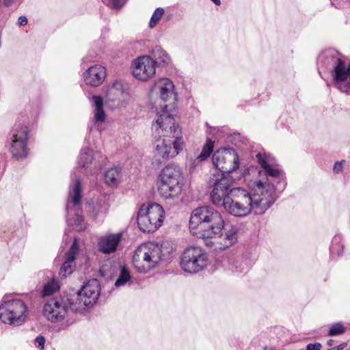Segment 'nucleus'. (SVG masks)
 I'll return each instance as SVG.
<instances>
[{"mask_svg": "<svg viewBox=\"0 0 350 350\" xmlns=\"http://www.w3.org/2000/svg\"><path fill=\"white\" fill-rule=\"evenodd\" d=\"M131 69L135 78L145 81L154 75L156 61L148 55L140 56L133 61Z\"/></svg>", "mask_w": 350, "mask_h": 350, "instance_id": "obj_16", "label": "nucleus"}, {"mask_svg": "<svg viewBox=\"0 0 350 350\" xmlns=\"http://www.w3.org/2000/svg\"><path fill=\"white\" fill-rule=\"evenodd\" d=\"M35 345L36 347L40 349L44 350V344H45V338L44 336L40 335L37 336L35 339Z\"/></svg>", "mask_w": 350, "mask_h": 350, "instance_id": "obj_33", "label": "nucleus"}, {"mask_svg": "<svg viewBox=\"0 0 350 350\" xmlns=\"http://www.w3.org/2000/svg\"><path fill=\"white\" fill-rule=\"evenodd\" d=\"M164 218L163 207L157 203L143 204L137 213V224L143 232H153L162 224Z\"/></svg>", "mask_w": 350, "mask_h": 350, "instance_id": "obj_8", "label": "nucleus"}, {"mask_svg": "<svg viewBox=\"0 0 350 350\" xmlns=\"http://www.w3.org/2000/svg\"><path fill=\"white\" fill-rule=\"evenodd\" d=\"M14 0H4L3 3L5 6L8 7L13 3Z\"/></svg>", "mask_w": 350, "mask_h": 350, "instance_id": "obj_39", "label": "nucleus"}, {"mask_svg": "<svg viewBox=\"0 0 350 350\" xmlns=\"http://www.w3.org/2000/svg\"><path fill=\"white\" fill-rule=\"evenodd\" d=\"M346 346V344L345 343H343V344H341L337 347H336L337 349H338V350H343V349L345 348V347Z\"/></svg>", "mask_w": 350, "mask_h": 350, "instance_id": "obj_40", "label": "nucleus"}, {"mask_svg": "<svg viewBox=\"0 0 350 350\" xmlns=\"http://www.w3.org/2000/svg\"><path fill=\"white\" fill-rule=\"evenodd\" d=\"M330 252L332 256H340L343 252V245L340 236H335L332 241Z\"/></svg>", "mask_w": 350, "mask_h": 350, "instance_id": "obj_29", "label": "nucleus"}, {"mask_svg": "<svg viewBox=\"0 0 350 350\" xmlns=\"http://www.w3.org/2000/svg\"><path fill=\"white\" fill-rule=\"evenodd\" d=\"M59 289L58 282L53 278L51 280L46 282L43 287L42 291V297H46L52 295L53 293L57 292Z\"/></svg>", "mask_w": 350, "mask_h": 350, "instance_id": "obj_28", "label": "nucleus"}, {"mask_svg": "<svg viewBox=\"0 0 350 350\" xmlns=\"http://www.w3.org/2000/svg\"><path fill=\"white\" fill-rule=\"evenodd\" d=\"M86 85L92 87L100 85L106 77L105 68L100 64L90 67L83 74Z\"/></svg>", "mask_w": 350, "mask_h": 350, "instance_id": "obj_18", "label": "nucleus"}, {"mask_svg": "<svg viewBox=\"0 0 350 350\" xmlns=\"http://www.w3.org/2000/svg\"><path fill=\"white\" fill-rule=\"evenodd\" d=\"M27 306L20 299H7L4 297L0 305V320L12 326L21 325L26 319Z\"/></svg>", "mask_w": 350, "mask_h": 350, "instance_id": "obj_7", "label": "nucleus"}, {"mask_svg": "<svg viewBox=\"0 0 350 350\" xmlns=\"http://www.w3.org/2000/svg\"><path fill=\"white\" fill-rule=\"evenodd\" d=\"M131 278L129 271L125 266H122L120 270V275L115 282V286L120 287L126 284Z\"/></svg>", "mask_w": 350, "mask_h": 350, "instance_id": "obj_30", "label": "nucleus"}, {"mask_svg": "<svg viewBox=\"0 0 350 350\" xmlns=\"http://www.w3.org/2000/svg\"><path fill=\"white\" fill-rule=\"evenodd\" d=\"M164 12L165 10L162 8H158L154 10L149 22V27L150 28H153L157 25Z\"/></svg>", "mask_w": 350, "mask_h": 350, "instance_id": "obj_31", "label": "nucleus"}, {"mask_svg": "<svg viewBox=\"0 0 350 350\" xmlns=\"http://www.w3.org/2000/svg\"><path fill=\"white\" fill-rule=\"evenodd\" d=\"M152 55L159 64L168 65L171 62L170 55L159 46L152 49Z\"/></svg>", "mask_w": 350, "mask_h": 350, "instance_id": "obj_26", "label": "nucleus"}, {"mask_svg": "<svg viewBox=\"0 0 350 350\" xmlns=\"http://www.w3.org/2000/svg\"><path fill=\"white\" fill-rule=\"evenodd\" d=\"M347 1L348 0H332V4L334 7L339 8H342Z\"/></svg>", "mask_w": 350, "mask_h": 350, "instance_id": "obj_37", "label": "nucleus"}, {"mask_svg": "<svg viewBox=\"0 0 350 350\" xmlns=\"http://www.w3.org/2000/svg\"><path fill=\"white\" fill-rule=\"evenodd\" d=\"M158 191L165 199H176L182 193L184 177L180 167L167 165L161 170L158 176Z\"/></svg>", "mask_w": 350, "mask_h": 350, "instance_id": "obj_4", "label": "nucleus"}, {"mask_svg": "<svg viewBox=\"0 0 350 350\" xmlns=\"http://www.w3.org/2000/svg\"><path fill=\"white\" fill-rule=\"evenodd\" d=\"M107 5L114 9H120L123 5L124 3L122 2L121 0H107Z\"/></svg>", "mask_w": 350, "mask_h": 350, "instance_id": "obj_34", "label": "nucleus"}, {"mask_svg": "<svg viewBox=\"0 0 350 350\" xmlns=\"http://www.w3.org/2000/svg\"><path fill=\"white\" fill-rule=\"evenodd\" d=\"M151 98H155L157 101L171 102L176 99V95L174 92V85L173 82L167 78H161L157 80L152 85L150 91Z\"/></svg>", "mask_w": 350, "mask_h": 350, "instance_id": "obj_17", "label": "nucleus"}, {"mask_svg": "<svg viewBox=\"0 0 350 350\" xmlns=\"http://www.w3.org/2000/svg\"><path fill=\"white\" fill-rule=\"evenodd\" d=\"M331 350H338V349H337L336 347H333L332 349H330Z\"/></svg>", "mask_w": 350, "mask_h": 350, "instance_id": "obj_43", "label": "nucleus"}, {"mask_svg": "<svg viewBox=\"0 0 350 350\" xmlns=\"http://www.w3.org/2000/svg\"><path fill=\"white\" fill-rule=\"evenodd\" d=\"M70 311L74 312L68 304V299L64 301L58 298H52L43 307L44 317L53 323L62 321Z\"/></svg>", "mask_w": 350, "mask_h": 350, "instance_id": "obj_15", "label": "nucleus"}, {"mask_svg": "<svg viewBox=\"0 0 350 350\" xmlns=\"http://www.w3.org/2000/svg\"><path fill=\"white\" fill-rule=\"evenodd\" d=\"M212 2H213L216 5H221V1L220 0H211Z\"/></svg>", "mask_w": 350, "mask_h": 350, "instance_id": "obj_41", "label": "nucleus"}, {"mask_svg": "<svg viewBox=\"0 0 350 350\" xmlns=\"http://www.w3.org/2000/svg\"><path fill=\"white\" fill-rule=\"evenodd\" d=\"M206 262V254L200 247H189L182 254L180 267L185 272L195 273L202 271Z\"/></svg>", "mask_w": 350, "mask_h": 350, "instance_id": "obj_11", "label": "nucleus"}, {"mask_svg": "<svg viewBox=\"0 0 350 350\" xmlns=\"http://www.w3.org/2000/svg\"><path fill=\"white\" fill-rule=\"evenodd\" d=\"M317 63L327 69H332V75L334 87L344 93L350 94V62L346 66L337 51L327 49L319 55Z\"/></svg>", "mask_w": 350, "mask_h": 350, "instance_id": "obj_3", "label": "nucleus"}, {"mask_svg": "<svg viewBox=\"0 0 350 350\" xmlns=\"http://www.w3.org/2000/svg\"><path fill=\"white\" fill-rule=\"evenodd\" d=\"M175 135L168 137H161L156 142L154 151V158L157 163H161L164 161L177 155L183 148V140L181 131H174Z\"/></svg>", "mask_w": 350, "mask_h": 350, "instance_id": "obj_9", "label": "nucleus"}, {"mask_svg": "<svg viewBox=\"0 0 350 350\" xmlns=\"http://www.w3.org/2000/svg\"><path fill=\"white\" fill-rule=\"evenodd\" d=\"M162 255L161 245L153 242L145 243L135 250L133 263L139 272L147 273L157 266Z\"/></svg>", "mask_w": 350, "mask_h": 350, "instance_id": "obj_5", "label": "nucleus"}, {"mask_svg": "<svg viewBox=\"0 0 350 350\" xmlns=\"http://www.w3.org/2000/svg\"><path fill=\"white\" fill-rule=\"evenodd\" d=\"M256 157L263 171L259 172L258 179L248 183L251 192L241 187L230 189L232 178L223 174L214 180L210 194L213 204L224 207L235 217H244L250 213L262 215L273 204L276 200L275 182L282 179V172L278 165L270 163L265 155L258 153Z\"/></svg>", "mask_w": 350, "mask_h": 350, "instance_id": "obj_1", "label": "nucleus"}, {"mask_svg": "<svg viewBox=\"0 0 350 350\" xmlns=\"http://www.w3.org/2000/svg\"><path fill=\"white\" fill-rule=\"evenodd\" d=\"M29 129L27 125L16 126L12 131L9 150L16 159H25L28 155Z\"/></svg>", "mask_w": 350, "mask_h": 350, "instance_id": "obj_14", "label": "nucleus"}, {"mask_svg": "<svg viewBox=\"0 0 350 350\" xmlns=\"http://www.w3.org/2000/svg\"><path fill=\"white\" fill-rule=\"evenodd\" d=\"M79 253V245L77 239H75L69 250L66 253V260L59 270V275L62 278H66L70 275L75 267L76 256Z\"/></svg>", "mask_w": 350, "mask_h": 350, "instance_id": "obj_19", "label": "nucleus"}, {"mask_svg": "<svg viewBox=\"0 0 350 350\" xmlns=\"http://www.w3.org/2000/svg\"><path fill=\"white\" fill-rule=\"evenodd\" d=\"M94 110V121L96 124L103 122L106 115L103 109V100L100 96H92Z\"/></svg>", "mask_w": 350, "mask_h": 350, "instance_id": "obj_23", "label": "nucleus"}, {"mask_svg": "<svg viewBox=\"0 0 350 350\" xmlns=\"http://www.w3.org/2000/svg\"><path fill=\"white\" fill-rule=\"evenodd\" d=\"M121 178L122 172L120 167H111L104 174L105 182L110 187L117 186L120 183Z\"/></svg>", "mask_w": 350, "mask_h": 350, "instance_id": "obj_24", "label": "nucleus"}, {"mask_svg": "<svg viewBox=\"0 0 350 350\" xmlns=\"http://www.w3.org/2000/svg\"><path fill=\"white\" fill-rule=\"evenodd\" d=\"M127 94L126 88L120 81H114L107 90V96L111 100L124 99Z\"/></svg>", "mask_w": 350, "mask_h": 350, "instance_id": "obj_22", "label": "nucleus"}, {"mask_svg": "<svg viewBox=\"0 0 350 350\" xmlns=\"http://www.w3.org/2000/svg\"><path fill=\"white\" fill-rule=\"evenodd\" d=\"M93 159V150L89 148H83L80 151L77 163L80 167H88Z\"/></svg>", "mask_w": 350, "mask_h": 350, "instance_id": "obj_25", "label": "nucleus"}, {"mask_svg": "<svg viewBox=\"0 0 350 350\" xmlns=\"http://www.w3.org/2000/svg\"><path fill=\"white\" fill-rule=\"evenodd\" d=\"M100 293V282L97 279L89 280L81 290L69 297L68 302L75 313H81L88 306H93Z\"/></svg>", "mask_w": 350, "mask_h": 350, "instance_id": "obj_6", "label": "nucleus"}, {"mask_svg": "<svg viewBox=\"0 0 350 350\" xmlns=\"http://www.w3.org/2000/svg\"><path fill=\"white\" fill-rule=\"evenodd\" d=\"M230 269L238 274L247 272L250 265L247 259L243 256H233L228 260Z\"/></svg>", "mask_w": 350, "mask_h": 350, "instance_id": "obj_21", "label": "nucleus"}, {"mask_svg": "<svg viewBox=\"0 0 350 350\" xmlns=\"http://www.w3.org/2000/svg\"><path fill=\"white\" fill-rule=\"evenodd\" d=\"M345 161H344V160H342L341 161L336 162L334 165V167H333L334 172L336 174H339V173L342 172V168H343V165L345 164Z\"/></svg>", "mask_w": 350, "mask_h": 350, "instance_id": "obj_35", "label": "nucleus"}, {"mask_svg": "<svg viewBox=\"0 0 350 350\" xmlns=\"http://www.w3.org/2000/svg\"><path fill=\"white\" fill-rule=\"evenodd\" d=\"M345 328L341 323H335L331 325L328 335L329 336H336L342 334L345 332Z\"/></svg>", "mask_w": 350, "mask_h": 350, "instance_id": "obj_32", "label": "nucleus"}, {"mask_svg": "<svg viewBox=\"0 0 350 350\" xmlns=\"http://www.w3.org/2000/svg\"><path fill=\"white\" fill-rule=\"evenodd\" d=\"M155 107L158 118L152 125V135L155 138L168 137L175 135L174 131H180L167 110V104H161V111H158L157 106Z\"/></svg>", "mask_w": 350, "mask_h": 350, "instance_id": "obj_10", "label": "nucleus"}, {"mask_svg": "<svg viewBox=\"0 0 350 350\" xmlns=\"http://www.w3.org/2000/svg\"><path fill=\"white\" fill-rule=\"evenodd\" d=\"M28 20L27 18L25 16H21L18 18V25L19 26H24L27 24Z\"/></svg>", "mask_w": 350, "mask_h": 350, "instance_id": "obj_38", "label": "nucleus"}, {"mask_svg": "<svg viewBox=\"0 0 350 350\" xmlns=\"http://www.w3.org/2000/svg\"><path fill=\"white\" fill-rule=\"evenodd\" d=\"M322 345L320 342L310 343L306 346V350H321Z\"/></svg>", "mask_w": 350, "mask_h": 350, "instance_id": "obj_36", "label": "nucleus"}, {"mask_svg": "<svg viewBox=\"0 0 350 350\" xmlns=\"http://www.w3.org/2000/svg\"><path fill=\"white\" fill-rule=\"evenodd\" d=\"M224 234V247L232 245L237 241V229L232 224H226L221 213L214 208L204 206L195 208L190 216L189 230L193 236L204 239L208 247L213 245L209 239L220 237Z\"/></svg>", "mask_w": 350, "mask_h": 350, "instance_id": "obj_2", "label": "nucleus"}, {"mask_svg": "<svg viewBox=\"0 0 350 350\" xmlns=\"http://www.w3.org/2000/svg\"><path fill=\"white\" fill-rule=\"evenodd\" d=\"M214 147V142L210 139H208L206 141L205 144L204 145L202 150L200 154L197 157V160L199 162L205 161L210 156L213 150Z\"/></svg>", "mask_w": 350, "mask_h": 350, "instance_id": "obj_27", "label": "nucleus"}, {"mask_svg": "<svg viewBox=\"0 0 350 350\" xmlns=\"http://www.w3.org/2000/svg\"><path fill=\"white\" fill-rule=\"evenodd\" d=\"M81 184L80 180L77 178L72 181L70 185L69 196L66 204L67 223L69 225L74 226L77 230H83L85 228V224L83 222V217L80 214L79 210H75V218L74 224H72L69 218L72 213V209L70 206V204H72L73 206L79 205L81 202Z\"/></svg>", "mask_w": 350, "mask_h": 350, "instance_id": "obj_13", "label": "nucleus"}, {"mask_svg": "<svg viewBox=\"0 0 350 350\" xmlns=\"http://www.w3.org/2000/svg\"><path fill=\"white\" fill-rule=\"evenodd\" d=\"M213 164L224 176H230L239 166V156L233 148H224L215 152L212 157Z\"/></svg>", "mask_w": 350, "mask_h": 350, "instance_id": "obj_12", "label": "nucleus"}, {"mask_svg": "<svg viewBox=\"0 0 350 350\" xmlns=\"http://www.w3.org/2000/svg\"><path fill=\"white\" fill-rule=\"evenodd\" d=\"M122 233L109 234L100 238L98 249L103 254H111L116 252L122 239Z\"/></svg>", "mask_w": 350, "mask_h": 350, "instance_id": "obj_20", "label": "nucleus"}, {"mask_svg": "<svg viewBox=\"0 0 350 350\" xmlns=\"http://www.w3.org/2000/svg\"><path fill=\"white\" fill-rule=\"evenodd\" d=\"M333 343H334V340H329L327 341V345H328V346H330V347H331V346H332V345H333Z\"/></svg>", "mask_w": 350, "mask_h": 350, "instance_id": "obj_42", "label": "nucleus"}]
</instances>
